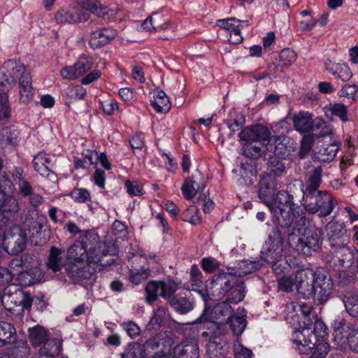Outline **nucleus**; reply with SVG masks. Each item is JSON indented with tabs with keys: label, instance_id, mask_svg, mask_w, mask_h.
<instances>
[{
	"label": "nucleus",
	"instance_id": "f257e3e1",
	"mask_svg": "<svg viewBox=\"0 0 358 358\" xmlns=\"http://www.w3.org/2000/svg\"><path fill=\"white\" fill-rule=\"evenodd\" d=\"M295 288L304 298L313 299L322 304L330 296L333 282L322 268H317L315 271L306 268L296 273Z\"/></svg>",
	"mask_w": 358,
	"mask_h": 358
},
{
	"label": "nucleus",
	"instance_id": "f03ea898",
	"mask_svg": "<svg viewBox=\"0 0 358 358\" xmlns=\"http://www.w3.org/2000/svg\"><path fill=\"white\" fill-rule=\"evenodd\" d=\"M210 285L213 296L217 299H222L229 294L227 301L238 303L245 297L243 282H238L232 273H221L213 275Z\"/></svg>",
	"mask_w": 358,
	"mask_h": 358
},
{
	"label": "nucleus",
	"instance_id": "7ed1b4c3",
	"mask_svg": "<svg viewBox=\"0 0 358 358\" xmlns=\"http://www.w3.org/2000/svg\"><path fill=\"white\" fill-rule=\"evenodd\" d=\"M302 202L310 213H318L320 217L329 215L337 203L333 195L327 191L303 192Z\"/></svg>",
	"mask_w": 358,
	"mask_h": 358
},
{
	"label": "nucleus",
	"instance_id": "20e7f679",
	"mask_svg": "<svg viewBox=\"0 0 358 358\" xmlns=\"http://www.w3.org/2000/svg\"><path fill=\"white\" fill-rule=\"evenodd\" d=\"M265 148L268 152H272L267 162V169L273 178L281 176L286 171L288 159L287 150L284 143L280 141L279 137L275 136L270 138L266 144Z\"/></svg>",
	"mask_w": 358,
	"mask_h": 358
},
{
	"label": "nucleus",
	"instance_id": "39448f33",
	"mask_svg": "<svg viewBox=\"0 0 358 358\" xmlns=\"http://www.w3.org/2000/svg\"><path fill=\"white\" fill-rule=\"evenodd\" d=\"M229 302V301L220 302L213 309L206 308L201 315L192 324L204 323L207 325L216 326L219 331L215 332V335L217 336L221 333V328L224 322H227L233 316V308Z\"/></svg>",
	"mask_w": 358,
	"mask_h": 358
},
{
	"label": "nucleus",
	"instance_id": "423d86ee",
	"mask_svg": "<svg viewBox=\"0 0 358 358\" xmlns=\"http://www.w3.org/2000/svg\"><path fill=\"white\" fill-rule=\"evenodd\" d=\"M282 243L283 237L281 231L278 227H273L261 252V257L264 262L273 264L274 271H277L278 262L282 257Z\"/></svg>",
	"mask_w": 358,
	"mask_h": 358
},
{
	"label": "nucleus",
	"instance_id": "0eeeda50",
	"mask_svg": "<svg viewBox=\"0 0 358 358\" xmlns=\"http://www.w3.org/2000/svg\"><path fill=\"white\" fill-rule=\"evenodd\" d=\"M3 236V244L6 251L12 255H17L22 252L27 245L26 230L20 226L13 224L8 226L7 230H2V237Z\"/></svg>",
	"mask_w": 358,
	"mask_h": 358
},
{
	"label": "nucleus",
	"instance_id": "6e6552de",
	"mask_svg": "<svg viewBox=\"0 0 358 358\" xmlns=\"http://www.w3.org/2000/svg\"><path fill=\"white\" fill-rule=\"evenodd\" d=\"M320 235L315 229L304 228V231L296 237L295 249L306 256H310L313 252L320 248Z\"/></svg>",
	"mask_w": 358,
	"mask_h": 358
},
{
	"label": "nucleus",
	"instance_id": "1a4fd4ad",
	"mask_svg": "<svg viewBox=\"0 0 358 358\" xmlns=\"http://www.w3.org/2000/svg\"><path fill=\"white\" fill-rule=\"evenodd\" d=\"M68 276L75 282L80 283L83 280H89L95 272V267L86 260L68 262L65 266Z\"/></svg>",
	"mask_w": 358,
	"mask_h": 358
},
{
	"label": "nucleus",
	"instance_id": "9d476101",
	"mask_svg": "<svg viewBox=\"0 0 358 358\" xmlns=\"http://www.w3.org/2000/svg\"><path fill=\"white\" fill-rule=\"evenodd\" d=\"M29 238L35 245H42L49 239L50 230L45 217L31 220L27 226Z\"/></svg>",
	"mask_w": 358,
	"mask_h": 358
},
{
	"label": "nucleus",
	"instance_id": "9b49d317",
	"mask_svg": "<svg viewBox=\"0 0 358 358\" xmlns=\"http://www.w3.org/2000/svg\"><path fill=\"white\" fill-rule=\"evenodd\" d=\"M258 196L270 209H273V197L276 190L275 179L270 174H264L261 178L259 184Z\"/></svg>",
	"mask_w": 358,
	"mask_h": 358
},
{
	"label": "nucleus",
	"instance_id": "f8f14e48",
	"mask_svg": "<svg viewBox=\"0 0 358 358\" xmlns=\"http://www.w3.org/2000/svg\"><path fill=\"white\" fill-rule=\"evenodd\" d=\"M117 36V31L111 27L98 28L92 31L88 44L94 50L101 48L109 44Z\"/></svg>",
	"mask_w": 358,
	"mask_h": 358
},
{
	"label": "nucleus",
	"instance_id": "ddd939ff",
	"mask_svg": "<svg viewBox=\"0 0 358 358\" xmlns=\"http://www.w3.org/2000/svg\"><path fill=\"white\" fill-rule=\"evenodd\" d=\"M315 340L309 326L303 327L301 331H295L293 334V343L301 354H308L315 346Z\"/></svg>",
	"mask_w": 358,
	"mask_h": 358
},
{
	"label": "nucleus",
	"instance_id": "4468645a",
	"mask_svg": "<svg viewBox=\"0 0 358 358\" xmlns=\"http://www.w3.org/2000/svg\"><path fill=\"white\" fill-rule=\"evenodd\" d=\"M87 252L86 261L94 267L101 266L102 267L110 266L115 262V256L109 253L107 245L103 243V246L97 247Z\"/></svg>",
	"mask_w": 358,
	"mask_h": 358
},
{
	"label": "nucleus",
	"instance_id": "2eb2a0df",
	"mask_svg": "<svg viewBox=\"0 0 358 358\" xmlns=\"http://www.w3.org/2000/svg\"><path fill=\"white\" fill-rule=\"evenodd\" d=\"M328 239L331 249L338 246L347 245L349 237L343 223L331 222L327 225Z\"/></svg>",
	"mask_w": 358,
	"mask_h": 358
},
{
	"label": "nucleus",
	"instance_id": "dca6fc26",
	"mask_svg": "<svg viewBox=\"0 0 358 358\" xmlns=\"http://www.w3.org/2000/svg\"><path fill=\"white\" fill-rule=\"evenodd\" d=\"M271 132L269 129L261 124H255L247 127L239 133V137L246 143H252L269 140Z\"/></svg>",
	"mask_w": 358,
	"mask_h": 358
},
{
	"label": "nucleus",
	"instance_id": "f3484780",
	"mask_svg": "<svg viewBox=\"0 0 358 358\" xmlns=\"http://www.w3.org/2000/svg\"><path fill=\"white\" fill-rule=\"evenodd\" d=\"M34 170L41 176L48 178L49 180L55 181L57 175L51 170V161L45 152H39L33 159Z\"/></svg>",
	"mask_w": 358,
	"mask_h": 358
},
{
	"label": "nucleus",
	"instance_id": "a211bd4d",
	"mask_svg": "<svg viewBox=\"0 0 358 358\" xmlns=\"http://www.w3.org/2000/svg\"><path fill=\"white\" fill-rule=\"evenodd\" d=\"M89 14L77 10H59L55 15V20L59 24H76L85 22L89 19Z\"/></svg>",
	"mask_w": 358,
	"mask_h": 358
},
{
	"label": "nucleus",
	"instance_id": "6ab92c4d",
	"mask_svg": "<svg viewBox=\"0 0 358 358\" xmlns=\"http://www.w3.org/2000/svg\"><path fill=\"white\" fill-rule=\"evenodd\" d=\"M0 195H1V197H0V211L2 212L3 214H8L7 215H3V219L6 220L2 224H3L5 227L6 225L7 224H8L10 222L9 217L13 216L18 212L19 204L17 200L13 196H6L2 192H0Z\"/></svg>",
	"mask_w": 358,
	"mask_h": 358
},
{
	"label": "nucleus",
	"instance_id": "aec40b11",
	"mask_svg": "<svg viewBox=\"0 0 358 358\" xmlns=\"http://www.w3.org/2000/svg\"><path fill=\"white\" fill-rule=\"evenodd\" d=\"M3 73L8 76L10 79H13L15 84L17 80H19L20 77L25 73H29V72L26 70L25 66L20 61L9 59L2 66L0 75Z\"/></svg>",
	"mask_w": 358,
	"mask_h": 358
},
{
	"label": "nucleus",
	"instance_id": "412c9836",
	"mask_svg": "<svg viewBox=\"0 0 358 358\" xmlns=\"http://www.w3.org/2000/svg\"><path fill=\"white\" fill-rule=\"evenodd\" d=\"M176 358H199L198 343L194 340H187L178 345L174 349Z\"/></svg>",
	"mask_w": 358,
	"mask_h": 358
},
{
	"label": "nucleus",
	"instance_id": "4be33fe9",
	"mask_svg": "<svg viewBox=\"0 0 358 358\" xmlns=\"http://www.w3.org/2000/svg\"><path fill=\"white\" fill-rule=\"evenodd\" d=\"M292 120L294 129L300 133L309 132L310 130H313L315 127V120H313L312 115L308 112L301 111L295 114Z\"/></svg>",
	"mask_w": 358,
	"mask_h": 358
},
{
	"label": "nucleus",
	"instance_id": "5701e85b",
	"mask_svg": "<svg viewBox=\"0 0 358 358\" xmlns=\"http://www.w3.org/2000/svg\"><path fill=\"white\" fill-rule=\"evenodd\" d=\"M19 101L28 103L34 96V90L31 85L30 73H25L19 80Z\"/></svg>",
	"mask_w": 358,
	"mask_h": 358
},
{
	"label": "nucleus",
	"instance_id": "b1692460",
	"mask_svg": "<svg viewBox=\"0 0 358 358\" xmlns=\"http://www.w3.org/2000/svg\"><path fill=\"white\" fill-rule=\"evenodd\" d=\"M80 242L81 246L87 251L93 248H97L103 246V242L100 241V238L98 234L93 230H86L82 232L78 237V240ZM92 254V252H90Z\"/></svg>",
	"mask_w": 358,
	"mask_h": 358
},
{
	"label": "nucleus",
	"instance_id": "393cba45",
	"mask_svg": "<svg viewBox=\"0 0 358 358\" xmlns=\"http://www.w3.org/2000/svg\"><path fill=\"white\" fill-rule=\"evenodd\" d=\"M325 69L335 78L343 82L348 81L352 76L349 66L345 64L332 63L331 61H329L325 63Z\"/></svg>",
	"mask_w": 358,
	"mask_h": 358
},
{
	"label": "nucleus",
	"instance_id": "a878e982",
	"mask_svg": "<svg viewBox=\"0 0 358 358\" xmlns=\"http://www.w3.org/2000/svg\"><path fill=\"white\" fill-rule=\"evenodd\" d=\"M263 266L262 260H242L238 263L234 273L232 274L236 278L243 277L258 270Z\"/></svg>",
	"mask_w": 358,
	"mask_h": 358
},
{
	"label": "nucleus",
	"instance_id": "bb28decb",
	"mask_svg": "<svg viewBox=\"0 0 358 358\" xmlns=\"http://www.w3.org/2000/svg\"><path fill=\"white\" fill-rule=\"evenodd\" d=\"M63 250L59 249L56 247H52L50 250V254L48 260L47 262V266L51 269L53 272H57L64 266Z\"/></svg>",
	"mask_w": 358,
	"mask_h": 358
},
{
	"label": "nucleus",
	"instance_id": "cd10ccee",
	"mask_svg": "<svg viewBox=\"0 0 358 358\" xmlns=\"http://www.w3.org/2000/svg\"><path fill=\"white\" fill-rule=\"evenodd\" d=\"M330 252L332 254L331 261L335 265L343 266L346 262H350L352 255L347 245L333 248Z\"/></svg>",
	"mask_w": 358,
	"mask_h": 358
},
{
	"label": "nucleus",
	"instance_id": "c85d7f7f",
	"mask_svg": "<svg viewBox=\"0 0 358 358\" xmlns=\"http://www.w3.org/2000/svg\"><path fill=\"white\" fill-rule=\"evenodd\" d=\"M152 106L156 112L166 113L171 109V103L169 98L162 90H156L155 92L154 100L152 101Z\"/></svg>",
	"mask_w": 358,
	"mask_h": 358
},
{
	"label": "nucleus",
	"instance_id": "c756f323",
	"mask_svg": "<svg viewBox=\"0 0 358 358\" xmlns=\"http://www.w3.org/2000/svg\"><path fill=\"white\" fill-rule=\"evenodd\" d=\"M322 169L321 166H313L309 171L308 176L307 187L303 192H316L322 182Z\"/></svg>",
	"mask_w": 358,
	"mask_h": 358
},
{
	"label": "nucleus",
	"instance_id": "7c9ffc66",
	"mask_svg": "<svg viewBox=\"0 0 358 358\" xmlns=\"http://www.w3.org/2000/svg\"><path fill=\"white\" fill-rule=\"evenodd\" d=\"M167 301L176 311L180 314H185L194 308L193 303L185 296H175Z\"/></svg>",
	"mask_w": 358,
	"mask_h": 358
},
{
	"label": "nucleus",
	"instance_id": "2f4dec72",
	"mask_svg": "<svg viewBox=\"0 0 358 358\" xmlns=\"http://www.w3.org/2000/svg\"><path fill=\"white\" fill-rule=\"evenodd\" d=\"M266 145L259 142L256 143H245L243 146L242 153L245 157L251 159H259L265 155L267 150Z\"/></svg>",
	"mask_w": 358,
	"mask_h": 358
},
{
	"label": "nucleus",
	"instance_id": "473e14b6",
	"mask_svg": "<svg viewBox=\"0 0 358 358\" xmlns=\"http://www.w3.org/2000/svg\"><path fill=\"white\" fill-rule=\"evenodd\" d=\"M340 148L339 143L333 142L328 145H323L319 148L317 154V158L321 162H331L332 161L337 152Z\"/></svg>",
	"mask_w": 358,
	"mask_h": 358
},
{
	"label": "nucleus",
	"instance_id": "72a5a7b5",
	"mask_svg": "<svg viewBox=\"0 0 358 358\" xmlns=\"http://www.w3.org/2000/svg\"><path fill=\"white\" fill-rule=\"evenodd\" d=\"M273 212L276 217L278 223L283 227H289L292 226L294 220V212L292 208L289 210L286 211L284 208H274Z\"/></svg>",
	"mask_w": 358,
	"mask_h": 358
},
{
	"label": "nucleus",
	"instance_id": "f704fd0d",
	"mask_svg": "<svg viewBox=\"0 0 358 358\" xmlns=\"http://www.w3.org/2000/svg\"><path fill=\"white\" fill-rule=\"evenodd\" d=\"M245 122V116L234 109L229 111L228 117L225 120L228 128L233 132L239 130Z\"/></svg>",
	"mask_w": 358,
	"mask_h": 358
},
{
	"label": "nucleus",
	"instance_id": "c9c22d12",
	"mask_svg": "<svg viewBox=\"0 0 358 358\" xmlns=\"http://www.w3.org/2000/svg\"><path fill=\"white\" fill-rule=\"evenodd\" d=\"M87 250L83 249L80 242L75 241L66 251V259L68 262L86 260Z\"/></svg>",
	"mask_w": 358,
	"mask_h": 358
},
{
	"label": "nucleus",
	"instance_id": "e433bc0d",
	"mask_svg": "<svg viewBox=\"0 0 358 358\" xmlns=\"http://www.w3.org/2000/svg\"><path fill=\"white\" fill-rule=\"evenodd\" d=\"M15 334V329L11 324L7 322H0V346L11 343Z\"/></svg>",
	"mask_w": 358,
	"mask_h": 358
},
{
	"label": "nucleus",
	"instance_id": "4c0bfd02",
	"mask_svg": "<svg viewBox=\"0 0 358 358\" xmlns=\"http://www.w3.org/2000/svg\"><path fill=\"white\" fill-rule=\"evenodd\" d=\"M190 280L184 285V288L187 290H197L203 285L202 273L196 264L191 267L189 272Z\"/></svg>",
	"mask_w": 358,
	"mask_h": 358
},
{
	"label": "nucleus",
	"instance_id": "58836bf2",
	"mask_svg": "<svg viewBox=\"0 0 358 358\" xmlns=\"http://www.w3.org/2000/svg\"><path fill=\"white\" fill-rule=\"evenodd\" d=\"M145 292L147 293L146 301L149 303H152L155 301L159 296L162 297V281H149L145 287Z\"/></svg>",
	"mask_w": 358,
	"mask_h": 358
},
{
	"label": "nucleus",
	"instance_id": "ea45409f",
	"mask_svg": "<svg viewBox=\"0 0 358 358\" xmlns=\"http://www.w3.org/2000/svg\"><path fill=\"white\" fill-rule=\"evenodd\" d=\"M18 137V131L10 127L3 128L0 131V145L5 148L9 145L16 143Z\"/></svg>",
	"mask_w": 358,
	"mask_h": 358
},
{
	"label": "nucleus",
	"instance_id": "a19ab883",
	"mask_svg": "<svg viewBox=\"0 0 358 358\" xmlns=\"http://www.w3.org/2000/svg\"><path fill=\"white\" fill-rule=\"evenodd\" d=\"M343 301L348 313L352 317H358V295L347 293L343 296Z\"/></svg>",
	"mask_w": 358,
	"mask_h": 358
},
{
	"label": "nucleus",
	"instance_id": "79ce46f5",
	"mask_svg": "<svg viewBox=\"0 0 358 358\" xmlns=\"http://www.w3.org/2000/svg\"><path fill=\"white\" fill-rule=\"evenodd\" d=\"M293 196L287 191L280 190L277 192L275 199L274 208H291L294 206Z\"/></svg>",
	"mask_w": 358,
	"mask_h": 358
},
{
	"label": "nucleus",
	"instance_id": "37998d69",
	"mask_svg": "<svg viewBox=\"0 0 358 358\" xmlns=\"http://www.w3.org/2000/svg\"><path fill=\"white\" fill-rule=\"evenodd\" d=\"M29 338L33 345L39 346L47 341V333L43 327L36 326L29 329Z\"/></svg>",
	"mask_w": 358,
	"mask_h": 358
},
{
	"label": "nucleus",
	"instance_id": "c03bdc74",
	"mask_svg": "<svg viewBox=\"0 0 358 358\" xmlns=\"http://www.w3.org/2000/svg\"><path fill=\"white\" fill-rule=\"evenodd\" d=\"M162 285L163 288L162 297L168 301L170 298L175 296L174 293L180 287L181 282L177 278H172L167 282L162 281Z\"/></svg>",
	"mask_w": 358,
	"mask_h": 358
},
{
	"label": "nucleus",
	"instance_id": "a18cd8bd",
	"mask_svg": "<svg viewBox=\"0 0 358 358\" xmlns=\"http://www.w3.org/2000/svg\"><path fill=\"white\" fill-rule=\"evenodd\" d=\"M15 85V80L10 79L6 73L0 75V101L3 102L8 98V92Z\"/></svg>",
	"mask_w": 358,
	"mask_h": 358
},
{
	"label": "nucleus",
	"instance_id": "49530a36",
	"mask_svg": "<svg viewBox=\"0 0 358 358\" xmlns=\"http://www.w3.org/2000/svg\"><path fill=\"white\" fill-rule=\"evenodd\" d=\"M11 355L14 358H27L29 355V348L23 340L15 342L12 347Z\"/></svg>",
	"mask_w": 358,
	"mask_h": 358
},
{
	"label": "nucleus",
	"instance_id": "de8ad7c7",
	"mask_svg": "<svg viewBox=\"0 0 358 358\" xmlns=\"http://www.w3.org/2000/svg\"><path fill=\"white\" fill-rule=\"evenodd\" d=\"M77 1L82 8L98 16L105 15V12H103V8L97 0H77Z\"/></svg>",
	"mask_w": 358,
	"mask_h": 358
},
{
	"label": "nucleus",
	"instance_id": "09e8293b",
	"mask_svg": "<svg viewBox=\"0 0 358 358\" xmlns=\"http://www.w3.org/2000/svg\"><path fill=\"white\" fill-rule=\"evenodd\" d=\"M150 275V270L147 268H131L129 270V279L135 285L145 280Z\"/></svg>",
	"mask_w": 358,
	"mask_h": 358
},
{
	"label": "nucleus",
	"instance_id": "8fccbe9b",
	"mask_svg": "<svg viewBox=\"0 0 358 358\" xmlns=\"http://www.w3.org/2000/svg\"><path fill=\"white\" fill-rule=\"evenodd\" d=\"M241 21L235 17L227 19L218 20L217 21V26L224 29L230 33L238 31V29H241L242 25L240 24Z\"/></svg>",
	"mask_w": 358,
	"mask_h": 358
},
{
	"label": "nucleus",
	"instance_id": "3c124183",
	"mask_svg": "<svg viewBox=\"0 0 358 358\" xmlns=\"http://www.w3.org/2000/svg\"><path fill=\"white\" fill-rule=\"evenodd\" d=\"M235 335H241L246 327V320L243 316L233 315L228 321Z\"/></svg>",
	"mask_w": 358,
	"mask_h": 358
},
{
	"label": "nucleus",
	"instance_id": "603ef678",
	"mask_svg": "<svg viewBox=\"0 0 358 358\" xmlns=\"http://www.w3.org/2000/svg\"><path fill=\"white\" fill-rule=\"evenodd\" d=\"M313 131L314 136L323 137L331 134L332 133V129L323 120L316 118L315 120V127Z\"/></svg>",
	"mask_w": 358,
	"mask_h": 358
},
{
	"label": "nucleus",
	"instance_id": "864d4df0",
	"mask_svg": "<svg viewBox=\"0 0 358 358\" xmlns=\"http://www.w3.org/2000/svg\"><path fill=\"white\" fill-rule=\"evenodd\" d=\"M94 61L92 57L83 55L75 64L80 76L90 71L93 66Z\"/></svg>",
	"mask_w": 358,
	"mask_h": 358
},
{
	"label": "nucleus",
	"instance_id": "5fc2aeb1",
	"mask_svg": "<svg viewBox=\"0 0 358 358\" xmlns=\"http://www.w3.org/2000/svg\"><path fill=\"white\" fill-rule=\"evenodd\" d=\"M357 324H344L339 322L335 324L334 335L339 340L345 338L348 340V335L351 334V330L355 329Z\"/></svg>",
	"mask_w": 358,
	"mask_h": 358
},
{
	"label": "nucleus",
	"instance_id": "6e6d98bb",
	"mask_svg": "<svg viewBox=\"0 0 358 358\" xmlns=\"http://www.w3.org/2000/svg\"><path fill=\"white\" fill-rule=\"evenodd\" d=\"M297 55L292 49L285 48L280 52V62L282 66H289L296 60Z\"/></svg>",
	"mask_w": 358,
	"mask_h": 358
},
{
	"label": "nucleus",
	"instance_id": "4d7b16f0",
	"mask_svg": "<svg viewBox=\"0 0 358 358\" xmlns=\"http://www.w3.org/2000/svg\"><path fill=\"white\" fill-rule=\"evenodd\" d=\"M182 220L192 224L200 223L201 218L198 215V210L195 206H189L182 213Z\"/></svg>",
	"mask_w": 358,
	"mask_h": 358
},
{
	"label": "nucleus",
	"instance_id": "13d9d810",
	"mask_svg": "<svg viewBox=\"0 0 358 358\" xmlns=\"http://www.w3.org/2000/svg\"><path fill=\"white\" fill-rule=\"evenodd\" d=\"M143 346L139 343H135L128 346L127 351L122 353V358H141L143 357Z\"/></svg>",
	"mask_w": 358,
	"mask_h": 358
},
{
	"label": "nucleus",
	"instance_id": "bf43d9fd",
	"mask_svg": "<svg viewBox=\"0 0 358 358\" xmlns=\"http://www.w3.org/2000/svg\"><path fill=\"white\" fill-rule=\"evenodd\" d=\"M314 139L313 136L310 134L304 135L301 141V148L299 152L300 158L306 157L311 150Z\"/></svg>",
	"mask_w": 358,
	"mask_h": 358
},
{
	"label": "nucleus",
	"instance_id": "052dcab7",
	"mask_svg": "<svg viewBox=\"0 0 358 358\" xmlns=\"http://www.w3.org/2000/svg\"><path fill=\"white\" fill-rule=\"evenodd\" d=\"M330 111L334 115L338 116L343 122L348 121V108L343 103H334L330 106Z\"/></svg>",
	"mask_w": 358,
	"mask_h": 358
},
{
	"label": "nucleus",
	"instance_id": "680f3d73",
	"mask_svg": "<svg viewBox=\"0 0 358 358\" xmlns=\"http://www.w3.org/2000/svg\"><path fill=\"white\" fill-rule=\"evenodd\" d=\"M358 87L356 85H345L339 92L341 96L355 101L357 98Z\"/></svg>",
	"mask_w": 358,
	"mask_h": 358
},
{
	"label": "nucleus",
	"instance_id": "e2e57ef3",
	"mask_svg": "<svg viewBox=\"0 0 358 358\" xmlns=\"http://www.w3.org/2000/svg\"><path fill=\"white\" fill-rule=\"evenodd\" d=\"M66 95L71 99H82L86 95V90L81 85L70 87L66 90Z\"/></svg>",
	"mask_w": 358,
	"mask_h": 358
},
{
	"label": "nucleus",
	"instance_id": "0e129e2a",
	"mask_svg": "<svg viewBox=\"0 0 358 358\" xmlns=\"http://www.w3.org/2000/svg\"><path fill=\"white\" fill-rule=\"evenodd\" d=\"M311 331L315 338L316 337L323 338L327 335V327L322 321L315 319L313 324V331Z\"/></svg>",
	"mask_w": 358,
	"mask_h": 358
},
{
	"label": "nucleus",
	"instance_id": "69168bd1",
	"mask_svg": "<svg viewBox=\"0 0 358 358\" xmlns=\"http://www.w3.org/2000/svg\"><path fill=\"white\" fill-rule=\"evenodd\" d=\"M347 341L350 349L358 353V325L351 330V334L348 335Z\"/></svg>",
	"mask_w": 358,
	"mask_h": 358
},
{
	"label": "nucleus",
	"instance_id": "338daca9",
	"mask_svg": "<svg viewBox=\"0 0 358 358\" xmlns=\"http://www.w3.org/2000/svg\"><path fill=\"white\" fill-rule=\"evenodd\" d=\"M314 351L310 358H324L329 352L327 343H319L314 346Z\"/></svg>",
	"mask_w": 358,
	"mask_h": 358
},
{
	"label": "nucleus",
	"instance_id": "774afa93",
	"mask_svg": "<svg viewBox=\"0 0 358 358\" xmlns=\"http://www.w3.org/2000/svg\"><path fill=\"white\" fill-rule=\"evenodd\" d=\"M234 355L235 358H252L253 353L251 350L238 343L234 345Z\"/></svg>",
	"mask_w": 358,
	"mask_h": 358
}]
</instances>
